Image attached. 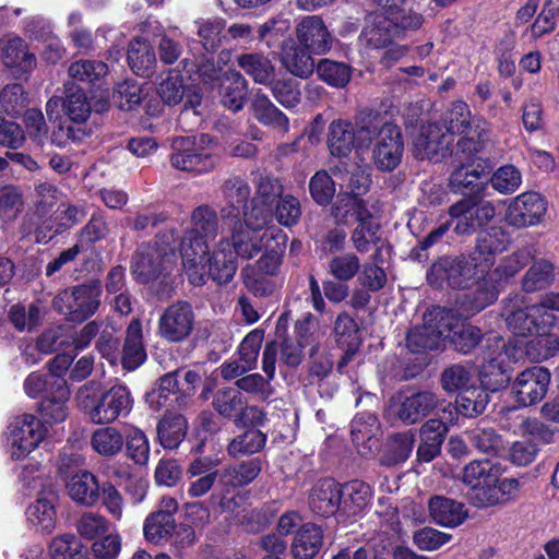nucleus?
I'll return each mask as SVG.
<instances>
[{
	"instance_id": "nucleus-1",
	"label": "nucleus",
	"mask_w": 559,
	"mask_h": 559,
	"mask_svg": "<svg viewBox=\"0 0 559 559\" xmlns=\"http://www.w3.org/2000/svg\"><path fill=\"white\" fill-rule=\"evenodd\" d=\"M218 230L216 212L200 205L191 214V228L185 234L180 252L182 266L190 283L200 284L204 276L202 257L209 253L207 239L214 238Z\"/></svg>"
},
{
	"instance_id": "nucleus-2",
	"label": "nucleus",
	"mask_w": 559,
	"mask_h": 559,
	"mask_svg": "<svg viewBox=\"0 0 559 559\" xmlns=\"http://www.w3.org/2000/svg\"><path fill=\"white\" fill-rule=\"evenodd\" d=\"M381 10L369 13L361 32L366 44L376 49L391 45L403 36L406 31L418 29L423 24V16L413 11L391 8L389 3H378Z\"/></svg>"
},
{
	"instance_id": "nucleus-3",
	"label": "nucleus",
	"mask_w": 559,
	"mask_h": 559,
	"mask_svg": "<svg viewBox=\"0 0 559 559\" xmlns=\"http://www.w3.org/2000/svg\"><path fill=\"white\" fill-rule=\"evenodd\" d=\"M443 130L461 135L456 143L457 152L469 159L480 152L489 139V123L483 117L473 116L468 105L463 100L454 102L443 117Z\"/></svg>"
},
{
	"instance_id": "nucleus-4",
	"label": "nucleus",
	"mask_w": 559,
	"mask_h": 559,
	"mask_svg": "<svg viewBox=\"0 0 559 559\" xmlns=\"http://www.w3.org/2000/svg\"><path fill=\"white\" fill-rule=\"evenodd\" d=\"M358 139L372 142L371 162L380 171H392L402 162L404 142L401 129L391 122L371 119L357 129Z\"/></svg>"
},
{
	"instance_id": "nucleus-5",
	"label": "nucleus",
	"mask_w": 559,
	"mask_h": 559,
	"mask_svg": "<svg viewBox=\"0 0 559 559\" xmlns=\"http://www.w3.org/2000/svg\"><path fill=\"white\" fill-rule=\"evenodd\" d=\"M269 221L270 211L255 206H252L251 211H245L242 219L238 217L225 221L229 233V237L226 238L236 259L251 260L262 251L270 241L266 237Z\"/></svg>"
},
{
	"instance_id": "nucleus-6",
	"label": "nucleus",
	"mask_w": 559,
	"mask_h": 559,
	"mask_svg": "<svg viewBox=\"0 0 559 559\" xmlns=\"http://www.w3.org/2000/svg\"><path fill=\"white\" fill-rule=\"evenodd\" d=\"M218 160V147L209 134L177 138L173 142L170 163L178 170L199 175L214 169Z\"/></svg>"
},
{
	"instance_id": "nucleus-7",
	"label": "nucleus",
	"mask_w": 559,
	"mask_h": 559,
	"mask_svg": "<svg viewBox=\"0 0 559 559\" xmlns=\"http://www.w3.org/2000/svg\"><path fill=\"white\" fill-rule=\"evenodd\" d=\"M490 266L489 259H486L485 262H477L476 257L441 258L430 267L427 280L435 287H443L447 283L456 289L472 288L474 281L481 280Z\"/></svg>"
},
{
	"instance_id": "nucleus-8",
	"label": "nucleus",
	"mask_w": 559,
	"mask_h": 559,
	"mask_svg": "<svg viewBox=\"0 0 559 559\" xmlns=\"http://www.w3.org/2000/svg\"><path fill=\"white\" fill-rule=\"evenodd\" d=\"M176 253L154 246H141L132 260V274L142 284H160L168 286L170 273L176 266Z\"/></svg>"
},
{
	"instance_id": "nucleus-9",
	"label": "nucleus",
	"mask_w": 559,
	"mask_h": 559,
	"mask_svg": "<svg viewBox=\"0 0 559 559\" xmlns=\"http://www.w3.org/2000/svg\"><path fill=\"white\" fill-rule=\"evenodd\" d=\"M78 399L94 424H109L121 414L131 409V397L127 388L114 386L104 393L95 403H90L88 386H82L78 392Z\"/></svg>"
},
{
	"instance_id": "nucleus-10",
	"label": "nucleus",
	"mask_w": 559,
	"mask_h": 559,
	"mask_svg": "<svg viewBox=\"0 0 559 559\" xmlns=\"http://www.w3.org/2000/svg\"><path fill=\"white\" fill-rule=\"evenodd\" d=\"M195 313L191 304L178 300L167 306L157 321V335L167 343L187 341L195 329Z\"/></svg>"
},
{
	"instance_id": "nucleus-11",
	"label": "nucleus",
	"mask_w": 559,
	"mask_h": 559,
	"mask_svg": "<svg viewBox=\"0 0 559 559\" xmlns=\"http://www.w3.org/2000/svg\"><path fill=\"white\" fill-rule=\"evenodd\" d=\"M47 430L34 415L15 417L8 427V443L13 460L25 459L45 439Z\"/></svg>"
},
{
	"instance_id": "nucleus-12",
	"label": "nucleus",
	"mask_w": 559,
	"mask_h": 559,
	"mask_svg": "<svg viewBox=\"0 0 559 559\" xmlns=\"http://www.w3.org/2000/svg\"><path fill=\"white\" fill-rule=\"evenodd\" d=\"M439 396L430 391L399 394L390 403V412L405 425H414L440 405Z\"/></svg>"
},
{
	"instance_id": "nucleus-13",
	"label": "nucleus",
	"mask_w": 559,
	"mask_h": 559,
	"mask_svg": "<svg viewBox=\"0 0 559 559\" xmlns=\"http://www.w3.org/2000/svg\"><path fill=\"white\" fill-rule=\"evenodd\" d=\"M449 215L455 221L454 231L457 235H471L477 228L488 224L496 215L495 205L489 201L475 202L472 198H463L449 207Z\"/></svg>"
},
{
	"instance_id": "nucleus-14",
	"label": "nucleus",
	"mask_w": 559,
	"mask_h": 559,
	"mask_svg": "<svg viewBox=\"0 0 559 559\" xmlns=\"http://www.w3.org/2000/svg\"><path fill=\"white\" fill-rule=\"evenodd\" d=\"M547 212L546 200L537 192H524L513 198L506 211V222L516 228L538 225Z\"/></svg>"
},
{
	"instance_id": "nucleus-15",
	"label": "nucleus",
	"mask_w": 559,
	"mask_h": 559,
	"mask_svg": "<svg viewBox=\"0 0 559 559\" xmlns=\"http://www.w3.org/2000/svg\"><path fill=\"white\" fill-rule=\"evenodd\" d=\"M261 468V461L251 459L225 466L222 471H218V488L221 489L218 506L223 511L229 510L231 506V501L226 498V495L253 481L260 474Z\"/></svg>"
},
{
	"instance_id": "nucleus-16",
	"label": "nucleus",
	"mask_w": 559,
	"mask_h": 559,
	"mask_svg": "<svg viewBox=\"0 0 559 559\" xmlns=\"http://www.w3.org/2000/svg\"><path fill=\"white\" fill-rule=\"evenodd\" d=\"M450 133H445L439 123L423 124L414 138V155L417 159H436L444 157L452 144Z\"/></svg>"
},
{
	"instance_id": "nucleus-17",
	"label": "nucleus",
	"mask_w": 559,
	"mask_h": 559,
	"mask_svg": "<svg viewBox=\"0 0 559 559\" xmlns=\"http://www.w3.org/2000/svg\"><path fill=\"white\" fill-rule=\"evenodd\" d=\"M202 264L205 269L203 281L200 284L191 283L192 285L202 286L209 277L217 284H226L231 281L238 266L229 240L222 238L211 257L207 258V253L202 257Z\"/></svg>"
},
{
	"instance_id": "nucleus-18",
	"label": "nucleus",
	"mask_w": 559,
	"mask_h": 559,
	"mask_svg": "<svg viewBox=\"0 0 559 559\" xmlns=\"http://www.w3.org/2000/svg\"><path fill=\"white\" fill-rule=\"evenodd\" d=\"M549 383L550 372L544 367H533L516 377L512 390L519 404L528 406L545 397Z\"/></svg>"
},
{
	"instance_id": "nucleus-19",
	"label": "nucleus",
	"mask_w": 559,
	"mask_h": 559,
	"mask_svg": "<svg viewBox=\"0 0 559 559\" xmlns=\"http://www.w3.org/2000/svg\"><path fill=\"white\" fill-rule=\"evenodd\" d=\"M217 461L210 456H199L193 459L187 469V495L195 499L207 495L218 484L219 474L216 468Z\"/></svg>"
},
{
	"instance_id": "nucleus-20",
	"label": "nucleus",
	"mask_w": 559,
	"mask_h": 559,
	"mask_svg": "<svg viewBox=\"0 0 559 559\" xmlns=\"http://www.w3.org/2000/svg\"><path fill=\"white\" fill-rule=\"evenodd\" d=\"M300 46L314 55H324L332 48V34L319 15L304 16L296 25Z\"/></svg>"
},
{
	"instance_id": "nucleus-21",
	"label": "nucleus",
	"mask_w": 559,
	"mask_h": 559,
	"mask_svg": "<svg viewBox=\"0 0 559 559\" xmlns=\"http://www.w3.org/2000/svg\"><path fill=\"white\" fill-rule=\"evenodd\" d=\"M266 237L270 241L262 248L263 253L255 263L257 272L262 273V275L278 277L288 237L284 230L275 225L267 227Z\"/></svg>"
},
{
	"instance_id": "nucleus-22",
	"label": "nucleus",
	"mask_w": 559,
	"mask_h": 559,
	"mask_svg": "<svg viewBox=\"0 0 559 559\" xmlns=\"http://www.w3.org/2000/svg\"><path fill=\"white\" fill-rule=\"evenodd\" d=\"M342 509L341 521L353 522L360 518L369 508L372 490L370 486L360 480H353L341 485Z\"/></svg>"
},
{
	"instance_id": "nucleus-23",
	"label": "nucleus",
	"mask_w": 559,
	"mask_h": 559,
	"mask_svg": "<svg viewBox=\"0 0 559 559\" xmlns=\"http://www.w3.org/2000/svg\"><path fill=\"white\" fill-rule=\"evenodd\" d=\"M311 510L323 518L335 516L341 521L342 492L341 485L331 479L318 483L310 495Z\"/></svg>"
},
{
	"instance_id": "nucleus-24",
	"label": "nucleus",
	"mask_w": 559,
	"mask_h": 559,
	"mask_svg": "<svg viewBox=\"0 0 559 559\" xmlns=\"http://www.w3.org/2000/svg\"><path fill=\"white\" fill-rule=\"evenodd\" d=\"M302 348L305 343H298L294 340H284L281 344L276 342L267 343L262 356V369L270 380L275 374V362L278 352L281 361L289 367L298 366L302 360Z\"/></svg>"
},
{
	"instance_id": "nucleus-25",
	"label": "nucleus",
	"mask_w": 559,
	"mask_h": 559,
	"mask_svg": "<svg viewBox=\"0 0 559 559\" xmlns=\"http://www.w3.org/2000/svg\"><path fill=\"white\" fill-rule=\"evenodd\" d=\"M67 493L76 504L92 508L100 499V485L97 477L87 471H80L67 483Z\"/></svg>"
},
{
	"instance_id": "nucleus-26",
	"label": "nucleus",
	"mask_w": 559,
	"mask_h": 559,
	"mask_svg": "<svg viewBox=\"0 0 559 559\" xmlns=\"http://www.w3.org/2000/svg\"><path fill=\"white\" fill-rule=\"evenodd\" d=\"M86 212L84 207L73 204H61L53 217L55 226H50V221L45 222L43 226L37 229L36 238L39 242H48L53 236L72 228L84 219Z\"/></svg>"
},
{
	"instance_id": "nucleus-27",
	"label": "nucleus",
	"mask_w": 559,
	"mask_h": 559,
	"mask_svg": "<svg viewBox=\"0 0 559 559\" xmlns=\"http://www.w3.org/2000/svg\"><path fill=\"white\" fill-rule=\"evenodd\" d=\"M223 195L227 205L222 209V217L224 221L238 218L243 215L245 211H250L247 202L250 197V187L248 182L240 177L227 179L223 187Z\"/></svg>"
},
{
	"instance_id": "nucleus-28",
	"label": "nucleus",
	"mask_w": 559,
	"mask_h": 559,
	"mask_svg": "<svg viewBox=\"0 0 559 559\" xmlns=\"http://www.w3.org/2000/svg\"><path fill=\"white\" fill-rule=\"evenodd\" d=\"M1 58L7 68L19 74L29 73L37 64L36 56L20 37L10 38L3 44Z\"/></svg>"
},
{
	"instance_id": "nucleus-29",
	"label": "nucleus",
	"mask_w": 559,
	"mask_h": 559,
	"mask_svg": "<svg viewBox=\"0 0 559 559\" xmlns=\"http://www.w3.org/2000/svg\"><path fill=\"white\" fill-rule=\"evenodd\" d=\"M487 175V166L484 163L462 164L452 173L450 186L457 192L469 190L473 193H479L485 188L481 179L486 178Z\"/></svg>"
},
{
	"instance_id": "nucleus-30",
	"label": "nucleus",
	"mask_w": 559,
	"mask_h": 559,
	"mask_svg": "<svg viewBox=\"0 0 559 559\" xmlns=\"http://www.w3.org/2000/svg\"><path fill=\"white\" fill-rule=\"evenodd\" d=\"M380 430L378 418L370 413L357 415L350 425V435L357 450L367 455L372 451L376 445V436Z\"/></svg>"
},
{
	"instance_id": "nucleus-31",
	"label": "nucleus",
	"mask_w": 559,
	"mask_h": 559,
	"mask_svg": "<svg viewBox=\"0 0 559 559\" xmlns=\"http://www.w3.org/2000/svg\"><path fill=\"white\" fill-rule=\"evenodd\" d=\"M146 359V352L143 345L142 324L140 320L133 319L128 329L122 348L121 362L124 369L135 370Z\"/></svg>"
},
{
	"instance_id": "nucleus-32",
	"label": "nucleus",
	"mask_w": 559,
	"mask_h": 559,
	"mask_svg": "<svg viewBox=\"0 0 559 559\" xmlns=\"http://www.w3.org/2000/svg\"><path fill=\"white\" fill-rule=\"evenodd\" d=\"M543 308L532 305L524 308H518L507 316L506 322L508 328L516 335L527 336L540 330L548 329L542 324Z\"/></svg>"
},
{
	"instance_id": "nucleus-33",
	"label": "nucleus",
	"mask_w": 559,
	"mask_h": 559,
	"mask_svg": "<svg viewBox=\"0 0 559 559\" xmlns=\"http://www.w3.org/2000/svg\"><path fill=\"white\" fill-rule=\"evenodd\" d=\"M323 533L320 526L306 523L301 525L292 544V554L296 559H312L322 547Z\"/></svg>"
},
{
	"instance_id": "nucleus-34",
	"label": "nucleus",
	"mask_w": 559,
	"mask_h": 559,
	"mask_svg": "<svg viewBox=\"0 0 559 559\" xmlns=\"http://www.w3.org/2000/svg\"><path fill=\"white\" fill-rule=\"evenodd\" d=\"M253 117L264 126L272 127L283 134L289 130V120L266 95L257 93L251 102Z\"/></svg>"
},
{
	"instance_id": "nucleus-35",
	"label": "nucleus",
	"mask_w": 559,
	"mask_h": 559,
	"mask_svg": "<svg viewBox=\"0 0 559 559\" xmlns=\"http://www.w3.org/2000/svg\"><path fill=\"white\" fill-rule=\"evenodd\" d=\"M222 104L231 111L240 110L247 96V81L235 70L224 72V80L219 82Z\"/></svg>"
},
{
	"instance_id": "nucleus-36",
	"label": "nucleus",
	"mask_w": 559,
	"mask_h": 559,
	"mask_svg": "<svg viewBox=\"0 0 559 559\" xmlns=\"http://www.w3.org/2000/svg\"><path fill=\"white\" fill-rule=\"evenodd\" d=\"M429 511L433 521L442 526H457L466 518V511L462 503L442 496L430 498Z\"/></svg>"
},
{
	"instance_id": "nucleus-37",
	"label": "nucleus",
	"mask_w": 559,
	"mask_h": 559,
	"mask_svg": "<svg viewBox=\"0 0 559 559\" xmlns=\"http://www.w3.org/2000/svg\"><path fill=\"white\" fill-rule=\"evenodd\" d=\"M51 384L56 386V392L41 402L40 414L46 423L58 424L68 417L67 403L70 399V390L66 380H58Z\"/></svg>"
},
{
	"instance_id": "nucleus-38",
	"label": "nucleus",
	"mask_w": 559,
	"mask_h": 559,
	"mask_svg": "<svg viewBox=\"0 0 559 559\" xmlns=\"http://www.w3.org/2000/svg\"><path fill=\"white\" fill-rule=\"evenodd\" d=\"M355 132L352 122L347 120H334L329 127L328 146L332 155L345 157L354 147Z\"/></svg>"
},
{
	"instance_id": "nucleus-39",
	"label": "nucleus",
	"mask_w": 559,
	"mask_h": 559,
	"mask_svg": "<svg viewBox=\"0 0 559 559\" xmlns=\"http://www.w3.org/2000/svg\"><path fill=\"white\" fill-rule=\"evenodd\" d=\"M307 49L295 44L283 48L282 63L295 76L307 79L314 71V60Z\"/></svg>"
},
{
	"instance_id": "nucleus-40",
	"label": "nucleus",
	"mask_w": 559,
	"mask_h": 559,
	"mask_svg": "<svg viewBox=\"0 0 559 559\" xmlns=\"http://www.w3.org/2000/svg\"><path fill=\"white\" fill-rule=\"evenodd\" d=\"M66 98L62 103V110L68 118L78 124L84 123L91 115V104L83 90L73 83L64 84Z\"/></svg>"
},
{
	"instance_id": "nucleus-41",
	"label": "nucleus",
	"mask_w": 559,
	"mask_h": 559,
	"mask_svg": "<svg viewBox=\"0 0 559 559\" xmlns=\"http://www.w3.org/2000/svg\"><path fill=\"white\" fill-rule=\"evenodd\" d=\"M488 402V393L478 385L462 391L455 400V406L452 405L453 420L457 414L464 417H476L484 413Z\"/></svg>"
},
{
	"instance_id": "nucleus-42",
	"label": "nucleus",
	"mask_w": 559,
	"mask_h": 559,
	"mask_svg": "<svg viewBox=\"0 0 559 559\" xmlns=\"http://www.w3.org/2000/svg\"><path fill=\"white\" fill-rule=\"evenodd\" d=\"M474 284L475 288L463 295L462 308L465 316L479 312L498 297L496 285L489 284L484 277L474 281Z\"/></svg>"
},
{
	"instance_id": "nucleus-43",
	"label": "nucleus",
	"mask_w": 559,
	"mask_h": 559,
	"mask_svg": "<svg viewBox=\"0 0 559 559\" xmlns=\"http://www.w3.org/2000/svg\"><path fill=\"white\" fill-rule=\"evenodd\" d=\"M188 423L182 415H165L158 423L157 435L165 449H176L185 439Z\"/></svg>"
},
{
	"instance_id": "nucleus-44",
	"label": "nucleus",
	"mask_w": 559,
	"mask_h": 559,
	"mask_svg": "<svg viewBox=\"0 0 559 559\" xmlns=\"http://www.w3.org/2000/svg\"><path fill=\"white\" fill-rule=\"evenodd\" d=\"M415 435L412 431L392 436L385 444L381 463L391 466L405 462L413 451Z\"/></svg>"
},
{
	"instance_id": "nucleus-45",
	"label": "nucleus",
	"mask_w": 559,
	"mask_h": 559,
	"mask_svg": "<svg viewBox=\"0 0 559 559\" xmlns=\"http://www.w3.org/2000/svg\"><path fill=\"white\" fill-rule=\"evenodd\" d=\"M28 523L36 530L50 533L56 526V508L53 499L38 498L26 510Z\"/></svg>"
},
{
	"instance_id": "nucleus-46",
	"label": "nucleus",
	"mask_w": 559,
	"mask_h": 559,
	"mask_svg": "<svg viewBox=\"0 0 559 559\" xmlns=\"http://www.w3.org/2000/svg\"><path fill=\"white\" fill-rule=\"evenodd\" d=\"M176 530L175 518L152 512L143 524L144 537L154 545L166 543Z\"/></svg>"
},
{
	"instance_id": "nucleus-47",
	"label": "nucleus",
	"mask_w": 559,
	"mask_h": 559,
	"mask_svg": "<svg viewBox=\"0 0 559 559\" xmlns=\"http://www.w3.org/2000/svg\"><path fill=\"white\" fill-rule=\"evenodd\" d=\"M555 281V266L547 260L534 262L522 278V287L527 293L547 288Z\"/></svg>"
},
{
	"instance_id": "nucleus-48",
	"label": "nucleus",
	"mask_w": 559,
	"mask_h": 559,
	"mask_svg": "<svg viewBox=\"0 0 559 559\" xmlns=\"http://www.w3.org/2000/svg\"><path fill=\"white\" fill-rule=\"evenodd\" d=\"M91 444L99 455L114 456L122 450L124 436L115 427L98 428L92 435Z\"/></svg>"
},
{
	"instance_id": "nucleus-49",
	"label": "nucleus",
	"mask_w": 559,
	"mask_h": 559,
	"mask_svg": "<svg viewBox=\"0 0 559 559\" xmlns=\"http://www.w3.org/2000/svg\"><path fill=\"white\" fill-rule=\"evenodd\" d=\"M128 62L134 73L146 75L156 63V56L146 40L134 39L129 45Z\"/></svg>"
},
{
	"instance_id": "nucleus-50",
	"label": "nucleus",
	"mask_w": 559,
	"mask_h": 559,
	"mask_svg": "<svg viewBox=\"0 0 559 559\" xmlns=\"http://www.w3.org/2000/svg\"><path fill=\"white\" fill-rule=\"evenodd\" d=\"M453 423L452 404L448 403L441 409L439 418H430L419 429L421 441L433 442L441 447L448 433V424Z\"/></svg>"
},
{
	"instance_id": "nucleus-51",
	"label": "nucleus",
	"mask_w": 559,
	"mask_h": 559,
	"mask_svg": "<svg viewBox=\"0 0 559 559\" xmlns=\"http://www.w3.org/2000/svg\"><path fill=\"white\" fill-rule=\"evenodd\" d=\"M424 322L429 325L431 330L442 332L440 336L444 344V341L460 326L462 320L453 310L435 307L425 312Z\"/></svg>"
},
{
	"instance_id": "nucleus-52",
	"label": "nucleus",
	"mask_w": 559,
	"mask_h": 559,
	"mask_svg": "<svg viewBox=\"0 0 559 559\" xmlns=\"http://www.w3.org/2000/svg\"><path fill=\"white\" fill-rule=\"evenodd\" d=\"M52 559H87L88 550L73 534L55 537L50 544Z\"/></svg>"
},
{
	"instance_id": "nucleus-53",
	"label": "nucleus",
	"mask_w": 559,
	"mask_h": 559,
	"mask_svg": "<svg viewBox=\"0 0 559 559\" xmlns=\"http://www.w3.org/2000/svg\"><path fill=\"white\" fill-rule=\"evenodd\" d=\"M477 380L471 368L462 365H453L441 374L442 389L448 393H461L474 385Z\"/></svg>"
},
{
	"instance_id": "nucleus-54",
	"label": "nucleus",
	"mask_w": 559,
	"mask_h": 559,
	"mask_svg": "<svg viewBox=\"0 0 559 559\" xmlns=\"http://www.w3.org/2000/svg\"><path fill=\"white\" fill-rule=\"evenodd\" d=\"M266 442V436L260 430L251 428L235 437L227 447L231 457H239L259 452Z\"/></svg>"
},
{
	"instance_id": "nucleus-55",
	"label": "nucleus",
	"mask_w": 559,
	"mask_h": 559,
	"mask_svg": "<svg viewBox=\"0 0 559 559\" xmlns=\"http://www.w3.org/2000/svg\"><path fill=\"white\" fill-rule=\"evenodd\" d=\"M497 476H499V468L489 460H475L464 467L462 479L471 488L497 483Z\"/></svg>"
},
{
	"instance_id": "nucleus-56",
	"label": "nucleus",
	"mask_w": 559,
	"mask_h": 559,
	"mask_svg": "<svg viewBox=\"0 0 559 559\" xmlns=\"http://www.w3.org/2000/svg\"><path fill=\"white\" fill-rule=\"evenodd\" d=\"M238 66L259 84H267L274 73V67L271 61L259 53L240 56L238 58Z\"/></svg>"
},
{
	"instance_id": "nucleus-57",
	"label": "nucleus",
	"mask_w": 559,
	"mask_h": 559,
	"mask_svg": "<svg viewBox=\"0 0 559 559\" xmlns=\"http://www.w3.org/2000/svg\"><path fill=\"white\" fill-rule=\"evenodd\" d=\"M549 329L535 332L536 335L525 345L527 357L535 361H540L552 357L559 349V340L557 336L548 333Z\"/></svg>"
},
{
	"instance_id": "nucleus-58",
	"label": "nucleus",
	"mask_w": 559,
	"mask_h": 559,
	"mask_svg": "<svg viewBox=\"0 0 559 559\" xmlns=\"http://www.w3.org/2000/svg\"><path fill=\"white\" fill-rule=\"evenodd\" d=\"M441 333L440 331L431 330L424 322L423 325L415 326L408 332L406 345L413 353L438 349L443 345L440 336Z\"/></svg>"
},
{
	"instance_id": "nucleus-59",
	"label": "nucleus",
	"mask_w": 559,
	"mask_h": 559,
	"mask_svg": "<svg viewBox=\"0 0 559 559\" xmlns=\"http://www.w3.org/2000/svg\"><path fill=\"white\" fill-rule=\"evenodd\" d=\"M504 249L503 233L500 228L492 227L483 230L477 238L476 250L473 257L477 258V262H485L489 259L493 264L492 255Z\"/></svg>"
},
{
	"instance_id": "nucleus-60",
	"label": "nucleus",
	"mask_w": 559,
	"mask_h": 559,
	"mask_svg": "<svg viewBox=\"0 0 559 559\" xmlns=\"http://www.w3.org/2000/svg\"><path fill=\"white\" fill-rule=\"evenodd\" d=\"M75 294L78 301L75 317L78 321H83L93 316L100 305V285L99 283H92L76 286Z\"/></svg>"
},
{
	"instance_id": "nucleus-61",
	"label": "nucleus",
	"mask_w": 559,
	"mask_h": 559,
	"mask_svg": "<svg viewBox=\"0 0 559 559\" xmlns=\"http://www.w3.org/2000/svg\"><path fill=\"white\" fill-rule=\"evenodd\" d=\"M75 528L80 537L93 540L107 534L110 530V524L104 515L87 511L78 518Z\"/></svg>"
},
{
	"instance_id": "nucleus-62",
	"label": "nucleus",
	"mask_w": 559,
	"mask_h": 559,
	"mask_svg": "<svg viewBox=\"0 0 559 559\" xmlns=\"http://www.w3.org/2000/svg\"><path fill=\"white\" fill-rule=\"evenodd\" d=\"M24 210V197L21 189L13 185L0 187V217L12 222Z\"/></svg>"
},
{
	"instance_id": "nucleus-63",
	"label": "nucleus",
	"mask_w": 559,
	"mask_h": 559,
	"mask_svg": "<svg viewBox=\"0 0 559 559\" xmlns=\"http://www.w3.org/2000/svg\"><path fill=\"white\" fill-rule=\"evenodd\" d=\"M510 380V376L502 366V361L492 358L483 365L479 372V381L487 393L497 392L506 386Z\"/></svg>"
},
{
	"instance_id": "nucleus-64",
	"label": "nucleus",
	"mask_w": 559,
	"mask_h": 559,
	"mask_svg": "<svg viewBox=\"0 0 559 559\" xmlns=\"http://www.w3.org/2000/svg\"><path fill=\"white\" fill-rule=\"evenodd\" d=\"M380 225L378 222L368 224H358L352 234V241L358 252H367L374 247L379 251L383 241L379 234Z\"/></svg>"
}]
</instances>
